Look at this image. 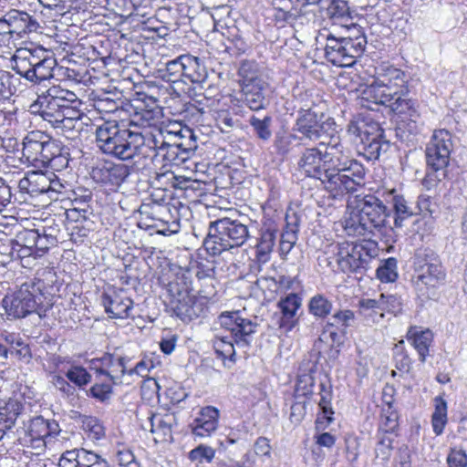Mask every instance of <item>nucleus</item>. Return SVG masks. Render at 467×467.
<instances>
[{
	"label": "nucleus",
	"instance_id": "f257e3e1",
	"mask_svg": "<svg viewBox=\"0 0 467 467\" xmlns=\"http://www.w3.org/2000/svg\"><path fill=\"white\" fill-rule=\"evenodd\" d=\"M390 213L381 200L372 194L357 200V204L348 213L344 229L348 235L368 236L381 234L389 224Z\"/></svg>",
	"mask_w": 467,
	"mask_h": 467
},
{
	"label": "nucleus",
	"instance_id": "f03ea898",
	"mask_svg": "<svg viewBox=\"0 0 467 467\" xmlns=\"http://www.w3.org/2000/svg\"><path fill=\"white\" fill-rule=\"evenodd\" d=\"M96 143L105 154L126 161L142 153L141 132L131 131L117 121H105L96 129Z\"/></svg>",
	"mask_w": 467,
	"mask_h": 467
},
{
	"label": "nucleus",
	"instance_id": "7ed1b4c3",
	"mask_svg": "<svg viewBox=\"0 0 467 467\" xmlns=\"http://www.w3.org/2000/svg\"><path fill=\"white\" fill-rule=\"evenodd\" d=\"M250 237L249 225L238 219L223 217L209 223L203 245L211 255L241 247Z\"/></svg>",
	"mask_w": 467,
	"mask_h": 467
},
{
	"label": "nucleus",
	"instance_id": "20e7f679",
	"mask_svg": "<svg viewBox=\"0 0 467 467\" xmlns=\"http://www.w3.org/2000/svg\"><path fill=\"white\" fill-rule=\"evenodd\" d=\"M378 247L375 242L332 244L326 254L327 265L344 272L358 273L367 269L368 262L377 255Z\"/></svg>",
	"mask_w": 467,
	"mask_h": 467
},
{
	"label": "nucleus",
	"instance_id": "39448f33",
	"mask_svg": "<svg viewBox=\"0 0 467 467\" xmlns=\"http://www.w3.org/2000/svg\"><path fill=\"white\" fill-rule=\"evenodd\" d=\"M12 60V68L33 83L52 78L57 66V60L51 52L39 46L18 48Z\"/></svg>",
	"mask_w": 467,
	"mask_h": 467
},
{
	"label": "nucleus",
	"instance_id": "423d86ee",
	"mask_svg": "<svg viewBox=\"0 0 467 467\" xmlns=\"http://www.w3.org/2000/svg\"><path fill=\"white\" fill-rule=\"evenodd\" d=\"M43 288L44 282L41 280L22 284L13 295L3 300L7 314L15 318H22L32 313L45 317L50 304L46 302Z\"/></svg>",
	"mask_w": 467,
	"mask_h": 467
},
{
	"label": "nucleus",
	"instance_id": "0eeeda50",
	"mask_svg": "<svg viewBox=\"0 0 467 467\" xmlns=\"http://www.w3.org/2000/svg\"><path fill=\"white\" fill-rule=\"evenodd\" d=\"M445 280V271L435 254L431 251H419L414 259L412 285L418 297L430 299Z\"/></svg>",
	"mask_w": 467,
	"mask_h": 467
},
{
	"label": "nucleus",
	"instance_id": "6e6552de",
	"mask_svg": "<svg viewBox=\"0 0 467 467\" xmlns=\"http://www.w3.org/2000/svg\"><path fill=\"white\" fill-rule=\"evenodd\" d=\"M453 149L452 136L446 130H435L426 147L428 172L426 183L436 184L447 178L448 165Z\"/></svg>",
	"mask_w": 467,
	"mask_h": 467
},
{
	"label": "nucleus",
	"instance_id": "1a4fd4ad",
	"mask_svg": "<svg viewBox=\"0 0 467 467\" xmlns=\"http://www.w3.org/2000/svg\"><path fill=\"white\" fill-rule=\"evenodd\" d=\"M365 175L364 166L353 159L347 165L337 168L333 173L329 172L327 191L334 197L356 192L358 187L364 184Z\"/></svg>",
	"mask_w": 467,
	"mask_h": 467
},
{
	"label": "nucleus",
	"instance_id": "9d476101",
	"mask_svg": "<svg viewBox=\"0 0 467 467\" xmlns=\"http://www.w3.org/2000/svg\"><path fill=\"white\" fill-rule=\"evenodd\" d=\"M44 120L51 124L57 133L68 140H76L84 129V114L78 108L36 111Z\"/></svg>",
	"mask_w": 467,
	"mask_h": 467
},
{
	"label": "nucleus",
	"instance_id": "9b49d317",
	"mask_svg": "<svg viewBox=\"0 0 467 467\" xmlns=\"http://www.w3.org/2000/svg\"><path fill=\"white\" fill-rule=\"evenodd\" d=\"M335 122L323 113L312 109H301L296 120L294 130L300 133L303 138L309 140H317L325 136L329 137L333 131Z\"/></svg>",
	"mask_w": 467,
	"mask_h": 467
},
{
	"label": "nucleus",
	"instance_id": "f8f14e48",
	"mask_svg": "<svg viewBox=\"0 0 467 467\" xmlns=\"http://www.w3.org/2000/svg\"><path fill=\"white\" fill-rule=\"evenodd\" d=\"M220 324L230 331L238 347H248L252 335L255 333L257 323L242 317L240 312L223 313L219 317Z\"/></svg>",
	"mask_w": 467,
	"mask_h": 467
},
{
	"label": "nucleus",
	"instance_id": "ddd939ff",
	"mask_svg": "<svg viewBox=\"0 0 467 467\" xmlns=\"http://www.w3.org/2000/svg\"><path fill=\"white\" fill-rule=\"evenodd\" d=\"M79 104L80 101L74 92L54 86L47 90V94L38 96L30 106V110L36 113V111L66 109V108H78Z\"/></svg>",
	"mask_w": 467,
	"mask_h": 467
},
{
	"label": "nucleus",
	"instance_id": "4468645a",
	"mask_svg": "<svg viewBox=\"0 0 467 467\" xmlns=\"http://www.w3.org/2000/svg\"><path fill=\"white\" fill-rule=\"evenodd\" d=\"M319 147L306 148L301 153L297 161L299 171L306 176L318 179L327 189V180L329 174L327 172V165L325 161V152Z\"/></svg>",
	"mask_w": 467,
	"mask_h": 467
},
{
	"label": "nucleus",
	"instance_id": "2eb2a0df",
	"mask_svg": "<svg viewBox=\"0 0 467 467\" xmlns=\"http://www.w3.org/2000/svg\"><path fill=\"white\" fill-rule=\"evenodd\" d=\"M126 361L125 357L105 353L101 358L90 361V368L95 371L97 378L104 377L113 384H121L127 372Z\"/></svg>",
	"mask_w": 467,
	"mask_h": 467
},
{
	"label": "nucleus",
	"instance_id": "dca6fc26",
	"mask_svg": "<svg viewBox=\"0 0 467 467\" xmlns=\"http://www.w3.org/2000/svg\"><path fill=\"white\" fill-rule=\"evenodd\" d=\"M325 56L327 61L337 67H350L361 55L339 36L333 34L327 36Z\"/></svg>",
	"mask_w": 467,
	"mask_h": 467
},
{
	"label": "nucleus",
	"instance_id": "f3484780",
	"mask_svg": "<svg viewBox=\"0 0 467 467\" xmlns=\"http://www.w3.org/2000/svg\"><path fill=\"white\" fill-rule=\"evenodd\" d=\"M58 467H109L100 454L84 448L66 451L59 459Z\"/></svg>",
	"mask_w": 467,
	"mask_h": 467
},
{
	"label": "nucleus",
	"instance_id": "a211bd4d",
	"mask_svg": "<svg viewBox=\"0 0 467 467\" xmlns=\"http://www.w3.org/2000/svg\"><path fill=\"white\" fill-rule=\"evenodd\" d=\"M91 178L105 186L119 187L130 175V168L125 164L105 161L94 167Z\"/></svg>",
	"mask_w": 467,
	"mask_h": 467
},
{
	"label": "nucleus",
	"instance_id": "6ab92c4d",
	"mask_svg": "<svg viewBox=\"0 0 467 467\" xmlns=\"http://www.w3.org/2000/svg\"><path fill=\"white\" fill-rule=\"evenodd\" d=\"M329 141H322L320 146L325 148V161L327 165V172L333 173L337 168L347 165L353 159L350 151L340 141L338 137L329 136Z\"/></svg>",
	"mask_w": 467,
	"mask_h": 467
},
{
	"label": "nucleus",
	"instance_id": "aec40b11",
	"mask_svg": "<svg viewBox=\"0 0 467 467\" xmlns=\"http://www.w3.org/2000/svg\"><path fill=\"white\" fill-rule=\"evenodd\" d=\"M302 299L295 293H291L281 298L277 303L280 310L278 327L285 332H290L298 323L297 311L301 307Z\"/></svg>",
	"mask_w": 467,
	"mask_h": 467
},
{
	"label": "nucleus",
	"instance_id": "412c9836",
	"mask_svg": "<svg viewBox=\"0 0 467 467\" xmlns=\"http://www.w3.org/2000/svg\"><path fill=\"white\" fill-rule=\"evenodd\" d=\"M101 304L106 313L111 318H127L130 317V311L132 308V300L122 295L121 292L112 291L105 292L101 296Z\"/></svg>",
	"mask_w": 467,
	"mask_h": 467
},
{
	"label": "nucleus",
	"instance_id": "4be33fe9",
	"mask_svg": "<svg viewBox=\"0 0 467 467\" xmlns=\"http://www.w3.org/2000/svg\"><path fill=\"white\" fill-rule=\"evenodd\" d=\"M38 230L37 229H24L20 231L14 240H11L12 257L25 258L34 256L36 253V246L37 244Z\"/></svg>",
	"mask_w": 467,
	"mask_h": 467
},
{
	"label": "nucleus",
	"instance_id": "5701e85b",
	"mask_svg": "<svg viewBox=\"0 0 467 467\" xmlns=\"http://www.w3.org/2000/svg\"><path fill=\"white\" fill-rule=\"evenodd\" d=\"M167 307L182 321H191L199 317L200 307L196 305V298L191 293L180 297L165 301Z\"/></svg>",
	"mask_w": 467,
	"mask_h": 467
},
{
	"label": "nucleus",
	"instance_id": "b1692460",
	"mask_svg": "<svg viewBox=\"0 0 467 467\" xmlns=\"http://www.w3.org/2000/svg\"><path fill=\"white\" fill-rule=\"evenodd\" d=\"M11 37H22L24 35L36 32L38 23L28 13L12 9L6 13Z\"/></svg>",
	"mask_w": 467,
	"mask_h": 467
},
{
	"label": "nucleus",
	"instance_id": "393cba45",
	"mask_svg": "<svg viewBox=\"0 0 467 467\" xmlns=\"http://www.w3.org/2000/svg\"><path fill=\"white\" fill-rule=\"evenodd\" d=\"M266 83L256 82L255 84H244L242 87L244 103L252 110H259L265 107L266 99L265 91Z\"/></svg>",
	"mask_w": 467,
	"mask_h": 467
},
{
	"label": "nucleus",
	"instance_id": "a878e982",
	"mask_svg": "<svg viewBox=\"0 0 467 467\" xmlns=\"http://www.w3.org/2000/svg\"><path fill=\"white\" fill-rule=\"evenodd\" d=\"M74 415L71 416L75 420L78 427L91 440L99 441L105 438L106 429L103 423L96 417L84 415L78 410H73Z\"/></svg>",
	"mask_w": 467,
	"mask_h": 467
},
{
	"label": "nucleus",
	"instance_id": "bb28decb",
	"mask_svg": "<svg viewBox=\"0 0 467 467\" xmlns=\"http://www.w3.org/2000/svg\"><path fill=\"white\" fill-rule=\"evenodd\" d=\"M161 283L166 289L165 301L171 300L190 292V285L183 274H167L161 277Z\"/></svg>",
	"mask_w": 467,
	"mask_h": 467
},
{
	"label": "nucleus",
	"instance_id": "cd10ccee",
	"mask_svg": "<svg viewBox=\"0 0 467 467\" xmlns=\"http://www.w3.org/2000/svg\"><path fill=\"white\" fill-rule=\"evenodd\" d=\"M348 131L350 134L358 137L360 140L363 139L384 138L383 130L380 128L379 124L367 119L351 121L348 124Z\"/></svg>",
	"mask_w": 467,
	"mask_h": 467
},
{
	"label": "nucleus",
	"instance_id": "c85d7f7f",
	"mask_svg": "<svg viewBox=\"0 0 467 467\" xmlns=\"http://www.w3.org/2000/svg\"><path fill=\"white\" fill-rule=\"evenodd\" d=\"M219 410H201L198 417L191 424L196 436H209L217 429Z\"/></svg>",
	"mask_w": 467,
	"mask_h": 467
},
{
	"label": "nucleus",
	"instance_id": "c756f323",
	"mask_svg": "<svg viewBox=\"0 0 467 467\" xmlns=\"http://www.w3.org/2000/svg\"><path fill=\"white\" fill-rule=\"evenodd\" d=\"M183 61V78L189 79L193 84H202L208 77L205 66L201 62L200 58L191 55L182 56Z\"/></svg>",
	"mask_w": 467,
	"mask_h": 467
},
{
	"label": "nucleus",
	"instance_id": "7c9ffc66",
	"mask_svg": "<svg viewBox=\"0 0 467 467\" xmlns=\"http://www.w3.org/2000/svg\"><path fill=\"white\" fill-rule=\"evenodd\" d=\"M148 422L150 431L156 433L158 438L165 441L171 436V427L175 422V415L173 413H149Z\"/></svg>",
	"mask_w": 467,
	"mask_h": 467
},
{
	"label": "nucleus",
	"instance_id": "2f4dec72",
	"mask_svg": "<svg viewBox=\"0 0 467 467\" xmlns=\"http://www.w3.org/2000/svg\"><path fill=\"white\" fill-rule=\"evenodd\" d=\"M314 378L309 370L298 375L295 387V400L296 402L292 405L291 409L295 406L301 405L304 409L309 404V396L313 394Z\"/></svg>",
	"mask_w": 467,
	"mask_h": 467
},
{
	"label": "nucleus",
	"instance_id": "473e14b6",
	"mask_svg": "<svg viewBox=\"0 0 467 467\" xmlns=\"http://www.w3.org/2000/svg\"><path fill=\"white\" fill-rule=\"evenodd\" d=\"M46 133L39 130L29 132L23 140V157L28 161H39L41 145L45 140Z\"/></svg>",
	"mask_w": 467,
	"mask_h": 467
},
{
	"label": "nucleus",
	"instance_id": "72a5a7b5",
	"mask_svg": "<svg viewBox=\"0 0 467 467\" xmlns=\"http://www.w3.org/2000/svg\"><path fill=\"white\" fill-rule=\"evenodd\" d=\"M378 81L393 91L394 94L407 95L409 90L406 86L405 74L399 68L389 67L386 73L378 78Z\"/></svg>",
	"mask_w": 467,
	"mask_h": 467
},
{
	"label": "nucleus",
	"instance_id": "f704fd0d",
	"mask_svg": "<svg viewBox=\"0 0 467 467\" xmlns=\"http://www.w3.org/2000/svg\"><path fill=\"white\" fill-rule=\"evenodd\" d=\"M276 234L277 230L271 224L262 229L255 252L259 262L265 263L269 260L275 243Z\"/></svg>",
	"mask_w": 467,
	"mask_h": 467
},
{
	"label": "nucleus",
	"instance_id": "c9c22d12",
	"mask_svg": "<svg viewBox=\"0 0 467 467\" xmlns=\"http://www.w3.org/2000/svg\"><path fill=\"white\" fill-rule=\"evenodd\" d=\"M137 110L131 116L130 125L138 126L140 128H151L156 129V125L159 122L161 117V109L158 107L151 109L136 107Z\"/></svg>",
	"mask_w": 467,
	"mask_h": 467
},
{
	"label": "nucleus",
	"instance_id": "e433bc0d",
	"mask_svg": "<svg viewBox=\"0 0 467 467\" xmlns=\"http://www.w3.org/2000/svg\"><path fill=\"white\" fill-rule=\"evenodd\" d=\"M248 122L253 129L254 134L263 141H268L272 137L273 119L269 115L260 118L256 115L250 116Z\"/></svg>",
	"mask_w": 467,
	"mask_h": 467
},
{
	"label": "nucleus",
	"instance_id": "4c0bfd02",
	"mask_svg": "<svg viewBox=\"0 0 467 467\" xmlns=\"http://www.w3.org/2000/svg\"><path fill=\"white\" fill-rule=\"evenodd\" d=\"M344 27L346 33L339 36V37L344 39L346 42L348 41L351 47H355V49L362 55L367 44V38L362 27L353 23L349 26H344Z\"/></svg>",
	"mask_w": 467,
	"mask_h": 467
},
{
	"label": "nucleus",
	"instance_id": "58836bf2",
	"mask_svg": "<svg viewBox=\"0 0 467 467\" xmlns=\"http://www.w3.org/2000/svg\"><path fill=\"white\" fill-rule=\"evenodd\" d=\"M25 433L31 439L32 441L42 442L43 445L47 444L46 441V425L47 420L42 416H37L28 420L26 425L23 420Z\"/></svg>",
	"mask_w": 467,
	"mask_h": 467
},
{
	"label": "nucleus",
	"instance_id": "ea45409f",
	"mask_svg": "<svg viewBox=\"0 0 467 467\" xmlns=\"http://www.w3.org/2000/svg\"><path fill=\"white\" fill-rule=\"evenodd\" d=\"M407 95H398L389 105V109L398 115L408 116L412 121L419 116L416 103L406 98Z\"/></svg>",
	"mask_w": 467,
	"mask_h": 467
},
{
	"label": "nucleus",
	"instance_id": "a19ab883",
	"mask_svg": "<svg viewBox=\"0 0 467 467\" xmlns=\"http://www.w3.org/2000/svg\"><path fill=\"white\" fill-rule=\"evenodd\" d=\"M238 76L240 78L241 87L244 84H255L264 82L260 78V70L258 64L254 60H244L238 68Z\"/></svg>",
	"mask_w": 467,
	"mask_h": 467
},
{
	"label": "nucleus",
	"instance_id": "79ce46f5",
	"mask_svg": "<svg viewBox=\"0 0 467 467\" xmlns=\"http://www.w3.org/2000/svg\"><path fill=\"white\" fill-rule=\"evenodd\" d=\"M395 190L389 192L392 196L393 209L395 211L394 225L401 227L404 220L413 215L412 208L408 204L403 196L394 194Z\"/></svg>",
	"mask_w": 467,
	"mask_h": 467
},
{
	"label": "nucleus",
	"instance_id": "37998d69",
	"mask_svg": "<svg viewBox=\"0 0 467 467\" xmlns=\"http://www.w3.org/2000/svg\"><path fill=\"white\" fill-rule=\"evenodd\" d=\"M362 144L363 155L368 160L379 159L381 152H386L389 144L384 138L379 139H363Z\"/></svg>",
	"mask_w": 467,
	"mask_h": 467
},
{
	"label": "nucleus",
	"instance_id": "c03bdc74",
	"mask_svg": "<svg viewBox=\"0 0 467 467\" xmlns=\"http://www.w3.org/2000/svg\"><path fill=\"white\" fill-rule=\"evenodd\" d=\"M360 99L361 106L368 109H374L372 105H382V90L378 79L363 89Z\"/></svg>",
	"mask_w": 467,
	"mask_h": 467
},
{
	"label": "nucleus",
	"instance_id": "a18cd8bd",
	"mask_svg": "<svg viewBox=\"0 0 467 467\" xmlns=\"http://www.w3.org/2000/svg\"><path fill=\"white\" fill-rule=\"evenodd\" d=\"M115 384L112 381H109V379L104 377H96L95 384L90 388V395L102 402L109 400L113 395V386Z\"/></svg>",
	"mask_w": 467,
	"mask_h": 467
},
{
	"label": "nucleus",
	"instance_id": "49530a36",
	"mask_svg": "<svg viewBox=\"0 0 467 467\" xmlns=\"http://www.w3.org/2000/svg\"><path fill=\"white\" fill-rule=\"evenodd\" d=\"M410 339L419 354L420 360L424 362L429 354V348L432 342V333L430 330L416 332L409 337V340Z\"/></svg>",
	"mask_w": 467,
	"mask_h": 467
},
{
	"label": "nucleus",
	"instance_id": "de8ad7c7",
	"mask_svg": "<svg viewBox=\"0 0 467 467\" xmlns=\"http://www.w3.org/2000/svg\"><path fill=\"white\" fill-rule=\"evenodd\" d=\"M308 310L313 316L324 318L331 313L332 303L324 296L318 294L310 298Z\"/></svg>",
	"mask_w": 467,
	"mask_h": 467
},
{
	"label": "nucleus",
	"instance_id": "09e8293b",
	"mask_svg": "<svg viewBox=\"0 0 467 467\" xmlns=\"http://www.w3.org/2000/svg\"><path fill=\"white\" fill-rule=\"evenodd\" d=\"M190 149H192V146H186L183 142H170L167 144L165 150L161 154V156L167 162L178 165L181 161L185 160V157L181 156L180 150L186 152Z\"/></svg>",
	"mask_w": 467,
	"mask_h": 467
},
{
	"label": "nucleus",
	"instance_id": "8fccbe9b",
	"mask_svg": "<svg viewBox=\"0 0 467 467\" xmlns=\"http://www.w3.org/2000/svg\"><path fill=\"white\" fill-rule=\"evenodd\" d=\"M19 79L5 70H0V100L9 99L16 92Z\"/></svg>",
	"mask_w": 467,
	"mask_h": 467
},
{
	"label": "nucleus",
	"instance_id": "3c124183",
	"mask_svg": "<svg viewBox=\"0 0 467 467\" xmlns=\"http://www.w3.org/2000/svg\"><path fill=\"white\" fill-rule=\"evenodd\" d=\"M184 67L182 56L178 58L169 61L166 64L165 72L162 75V78L167 82L177 83L179 81H184L183 78Z\"/></svg>",
	"mask_w": 467,
	"mask_h": 467
},
{
	"label": "nucleus",
	"instance_id": "603ef678",
	"mask_svg": "<svg viewBox=\"0 0 467 467\" xmlns=\"http://www.w3.org/2000/svg\"><path fill=\"white\" fill-rule=\"evenodd\" d=\"M61 146L56 140L50 139L47 134L43 144L41 145V155L39 161L43 163H51L52 161L60 154Z\"/></svg>",
	"mask_w": 467,
	"mask_h": 467
},
{
	"label": "nucleus",
	"instance_id": "864d4df0",
	"mask_svg": "<svg viewBox=\"0 0 467 467\" xmlns=\"http://www.w3.org/2000/svg\"><path fill=\"white\" fill-rule=\"evenodd\" d=\"M377 277L381 282L392 283L398 278L397 260L393 257L388 258L377 269Z\"/></svg>",
	"mask_w": 467,
	"mask_h": 467
},
{
	"label": "nucleus",
	"instance_id": "5fc2aeb1",
	"mask_svg": "<svg viewBox=\"0 0 467 467\" xmlns=\"http://www.w3.org/2000/svg\"><path fill=\"white\" fill-rule=\"evenodd\" d=\"M155 133H147L144 136L145 143L143 146H147L149 149L155 150L156 155H161L170 142L165 140L162 130L154 129Z\"/></svg>",
	"mask_w": 467,
	"mask_h": 467
},
{
	"label": "nucleus",
	"instance_id": "6e6d98bb",
	"mask_svg": "<svg viewBox=\"0 0 467 467\" xmlns=\"http://www.w3.org/2000/svg\"><path fill=\"white\" fill-rule=\"evenodd\" d=\"M67 379L79 388L91 380V375L81 366H73L66 372Z\"/></svg>",
	"mask_w": 467,
	"mask_h": 467
},
{
	"label": "nucleus",
	"instance_id": "4d7b16f0",
	"mask_svg": "<svg viewBox=\"0 0 467 467\" xmlns=\"http://www.w3.org/2000/svg\"><path fill=\"white\" fill-rule=\"evenodd\" d=\"M399 426L398 410H381L379 430L384 433L393 432Z\"/></svg>",
	"mask_w": 467,
	"mask_h": 467
},
{
	"label": "nucleus",
	"instance_id": "13d9d810",
	"mask_svg": "<svg viewBox=\"0 0 467 467\" xmlns=\"http://www.w3.org/2000/svg\"><path fill=\"white\" fill-rule=\"evenodd\" d=\"M156 181L159 184L168 186L171 185L172 188L186 189L185 185L188 182L186 179H182L174 174L173 171H165L163 172L156 173Z\"/></svg>",
	"mask_w": 467,
	"mask_h": 467
},
{
	"label": "nucleus",
	"instance_id": "bf43d9fd",
	"mask_svg": "<svg viewBox=\"0 0 467 467\" xmlns=\"http://www.w3.org/2000/svg\"><path fill=\"white\" fill-rule=\"evenodd\" d=\"M31 182V196L47 192V183L50 185L49 176L47 173H44L42 171H32Z\"/></svg>",
	"mask_w": 467,
	"mask_h": 467
},
{
	"label": "nucleus",
	"instance_id": "052dcab7",
	"mask_svg": "<svg viewBox=\"0 0 467 467\" xmlns=\"http://www.w3.org/2000/svg\"><path fill=\"white\" fill-rule=\"evenodd\" d=\"M214 455L215 451L212 447L200 444L189 452V459L192 462H198L200 463L203 462L204 461L211 462L214 458Z\"/></svg>",
	"mask_w": 467,
	"mask_h": 467
},
{
	"label": "nucleus",
	"instance_id": "680f3d73",
	"mask_svg": "<svg viewBox=\"0 0 467 467\" xmlns=\"http://www.w3.org/2000/svg\"><path fill=\"white\" fill-rule=\"evenodd\" d=\"M213 348L218 358L222 360L229 358L234 360L235 355L234 342L226 341L224 338H217L213 343Z\"/></svg>",
	"mask_w": 467,
	"mask_h": 467
},
{
	"label": "nucleus",
	"instance_id": "e2e57ef3",
	"mask_svg": "<svg viewBox=\"0 0 467 467\" xmlns=\"http://www.w3.org/2000/svg\"><path fill=\"white\" fill-rule=\"evenodd\" d=\"M20 415L19 410H0V441L5 431L15 425Z\"/></svg>",
	"mask_w": 467,
	"mask_h": 467
},
{
	"label": "nucleus",
	"instance_id": "0e129e2a",
	"mask_svg": "<svg viewBox=\"0 0 467 467\" xmlns=\"http://www.w3.org/2000/svg\"><path fill=\"white\" fill-rule=\"evenodd\" d=\"M392 449V439L385 434L382 435L375 447L376 458L388 462L391 456Z\"/></svg>",
	"mask_w": 467,
	"mask_h": 467
},
{
	"label": "nucleus",
	"instance_id": "69168bd1",
	"mask_svg": "<svg viewBox=\"0 0 467 467\" xmlns=\"http://www.w3.org/2000/svg\"><path fill=\"white\" fill-rule=\"evenodd\" d=\"M215 120L218 128L225 133L231 131L238 123V119H234L227 110H221L216 113Z\"/></svg>",
	"mask_w": 467,
	"mask_h": 467
},
{
	"label": "nucleus",
	"instance_id": "338daca9",
	"mask_svg": "<svg viewBox=\"0 0 467 467\" xmlns=\"http://www.w3.org/2000/svg\"><path fill=\"white\" fill-rule=\"evenodd\" d=\"M255 284L263 291L265 297H274L279 290V285L273 277L263 276L258 278Z\"/></svg>",
	"mask_w": 467,
	"mask_h": 467
},
{
	"label": "nucleus",
	"instance_id": "774afa93",
	"mask_svg": "<svg viewBox=\"0 0 467 467\" xmlns=\"http://www.w3.org/2000/svg\"><path fill=\"white\" fill-rule=\"evenodd\" d=\"M449 467H467V454L463 450L451 449L447 456Z\"/></svg>",
	"mask_w": 467,
	"mask_h": 467
}]
</instances>
